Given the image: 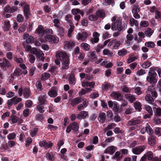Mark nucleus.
I'll return each instance as SVG.
<instances>
[{
	"mask_svg": "<svg viewBox=\"0 0 161 161\" xmlns=\"http://www.w3.org/2000/svg\"><path fill=\"white\" fill-rule=\"evenodd\" d=\"M56 58L62 61V69H67L69 63V57L63 52L58 51L56 54Z\"/></svg>",
	"mask_w": 161,
	"mask_h": 161,
	"instance_id": "obj_1",
	"label": "nucleus"
},
{
	"mask_svg": "<svg viewBox=\"0 0 161 161\" xmlns=\"http://www.w3.org/2000/svg\"><path fill=\"white\" fill-rule=\"evenodd\" d=\"M111 29L113 31H121L122 20L121 17L115 15L111 19Z\"/></svg>",
	"mask_w": 161,
	"mask_h": 161,
	"instance_id": "obj_2",
	"label": "nucleus"
},
{
	"mask_svg": "<svg viewBox=\"0 0 161 161\" xmlns=\"http://www.w3.org/2000/svg\"><path fill=\"white\" fill-rule=\"evenodd\" d=\"M148 76L146 78L147 81L151 84H154L157 82L156 78L157 74L153 71H150L148 72Z\"/></svg>",
	"mask_w": 161,
	"mask_h": 161,
	"instance_id": "obj_3",
	"label": "nucleus"
},
{
	"mask_svg": "<svg viewBox=\"0 0 161 161\" xmlns=\"http://www.w3.org/2000/svg\"><path fill=\"white\" fill-rule=\"evenodd\" d=\"M145 149L146 146H140L133 148L132 149V151L134 154L138 155L140 154Z\"/></svg>",
	"mask_w": 161,
	"mask_h": 161,
	"instance_id": "obj_4",
	"label": "nucleus"
},
{
	"mask_svg": "<svg viewBox=\"0 0 161 161\" xmlns=\"http://www.w3.org/2000/svg\"><path fill=\"white\" fill-rule=\"evenodd\" d=\"M58 38L57 36L50 35H47L45 36V40L48 42H53L54 43H57L58 41Z\"/></svg>",
	"mask_w": 161,
	"mask_h": 161,
	"instance_id": "obj_5",
	"label": "nucleus"
},
{
	"mask_svg": "<svg viewBox=\"0 0 161 161\" xmlns=\"http://www.w3.org/2000/svg\"><path fill=\"white\" fill-rule=\"evenodd\" d=\"M88 36V33L86 31H83L81 33H79L76 36V38L78 40H81L82 41H84Z\"/></svg>",
	"mask_w": 161,
	"mask_h": 161,
	"instance_id": "obj_6",
	"label": "nucleus"
},
{
	"mask_svg": "<svg viewBox=\"0 0 161 161\" xmlns=\"http://www.w3.org/2000/svg\"><path fill=\"white\" fill-rule=\"evenodd\" d=\"M108 104L109 107L113 108V110L115 112H117L119 109V107L117 104V103L115 101L113 102L111 101H109L108 102Z\"/></svg>",
	"mask_w": 161,
	"mask_h": 161,
	"instance_id": "obj_7",
	"label": "nucleus"
},
{
	"mask_svg": "<svg viewBox=\"0 0 161 161\" xmlns=\"http://www.w3.org/2000/svg\"><path fill=\"white\" fill-rule=\"evenodd\" d=\"M36 32L38 34L40 37L43 36L45 34V31L43 26L39 25L36 31Z\"/></svg>",
	"mask_w": 161,
	"mask_h": 161,
	"instance_id": "obj_8",
	"label": "nucleus"
},
{
	"mask_svg": "<svg viewBox=\"0 0 161 161\" xmlns=\"http://www.w3.org/2000/svg\"><path fill=\"white\" fill-rule=\"evenodd\" d=\"M75 45V43L73 41H66L65 42L64 47L69 50L73 48Z\"/></svg>",
	"mask_w": 161,
	"mask_h": 161,
	"instance_id": "obj_9",
	"label": "nucleus"
},
{
	"mask_svg": "<svg viewBox=\"0 0 161 161\" xmlns=\"http://www.w3.org/2000/svg\"><path fill=\"white\" fill-rule=\"evenodd\" d=\"M39 145L40 147H44L47 149L49 147H52L53 145V144L51 142H49L47 143L46 141L44 140L39 142Z\"/></svg>",
	"mask_w": 161,
	"mask_h": 161,
	"instance_id": "obj_10",
	"label": "nucleus"
},
{
	"mask_svg": "<svg viewBox=\"0 0 161 161\" xmlns=\"http://www.w3.org/2000/svg\"><path fill=\"white\" fill-rule=\"evenodd\" d=\"M23 11L25 18H28L30 15V6L28 4H26L24 7Z\"/></svg>",
	"mask_w": 161,
	"mask_h": 161,
	"instance_id": "obj_11",
	"label": "nucleus"
},
{
	"mask_svg": "<svg viewBox=\"0 0 161 161\" xmlns=\"http://www.w3.org/2000/svg\"><path fill=\"white\" fill-rule=\"evenodd\" d=\"M133 36L131 34H128L126 36V39L125 41V44L127 46H129L130 44V42L133 38Z\"/></svg>",
	"mask_w": 161,
	"mask_h": 161,
	"instance_id": "obj_12",
	"label": "nucleus"
},
{
	"mask_svg": "<svg viewBox=\"0 0 161 161\" xmlns=\"http://www.w3.org/2000/svg\"><path fill=\"white\" fill-rule=\"evenodd\" d=\"M111 96L113 97L114 99L120 101L122 99V97L121 94L119 93L113 92L111 95Z\"/></svg>",
	"mask_w": 161,
	"mask_h": 161,
	"instance_id": "obj_13",
	"label": "nucleus"
},
{
	"mask_svg": "<svg viewBox=\"0 0 161 161\" xmlns=\"http://www.w3.org/2000/svg\"><path fill=\"white\" fill-rule=\"evenodd\" d=\"M88 116V112L86 111H82L79 114L77 115V118L79 119H84Z\"/></svg>",
	"mask_w": 161,
	"mask_h": 161,
	"instance_id": "obj_14",
	"label": "nucleus"
},
{
	"mask_svg": "<svg viewBox=\"0 0 161 161\" xmlns=\"http://www.w3.org/2000/svg\"><path fill=\"white\" fill-rule=\"evenodd\" d=\"M97 119L101 123H104L106 119V114L104 112H100L99 114Z\"/></svg>",
	"mask_w": 161,
	"mask_h": 161,
	"instance_id": "obj_15",
	"label": "nucleus"
},
{
	"mask_svg": "<svg viewBox=\"0 0 161 161\" xmlns=\"http://www.w3.org/2000/svg\"><path fill=\"white\" fill-rule=\"evenodd\" d=\"M82 101V98L77 97L73 99L72 100L71 104L73 107H74L77 104L81 103Z\"/></svg>",
	"mask_w": 161,
	"mask_h": 161,
	"instance_id": "obj_16",
	"label": "nucleus"
},
{
	"mask_svg": "<svg viewBox=\"0 0 161 161\" xmlns=\"http://www.w3.org/2000/svg\"><path fill=\"white\" fill-rule=\"evenodd\" d=\"M36 55L37 59H38L42 61H43L45 59V58L44 57V54L43 52L40 50H38L36 54Z\"/></svg>",
	"mask_w": 161,
	"mask_h": 161,
	"instance_id": "obj_17",
	"label": "nucleus"
},
{
	"mask_svg": "<svg viewBox=\"0 0 161 161\" xmlns=\"http://www.w3.org/2000/svg\"><path fill=\"white\" fill-rule=\"evenodd\" d=\"M116 150V148L114 146H111L107 148L104 151V153L112 154L114 153Z\"/></svg>",
	"mask_w": 161,
	"mask_h": 161,
	"instance_id": "obj_18",
	"label": "nucleus"
},
{
	"mask_svg": "<svg viewBox=\"0 0 161 161\" xmlns=\"http://www.w3.org/2000/svg\"><path fill=\"white\" fill-rule=\"evenodd\" d=\"M156 137L153 136H151L148 139V143L151 146H153L156 143Z\"/></svg>",
	"mask_w": 161,
	"mask_h": 161,
	"instance_id": "obj_19",
	"label": "nucleus"
},
{
	"mask_svg": "<svg viewBox=\"0 0 161 161\" xmlns=\"http://www.w3.org/2000/svg\"><path fill=\"white\" fill-rule=\"evenodd\" d=\"M125 96L126 99L131 103L136 99L135 96L133 94H127Z\"/></svg>",
	"mask_w": 161,
	"mask_h": 161,
	"instance_id": "obj_20",
	"label": "nucleus"
},
{
	"mask_svg": "<svg viewBox=\"0 0 161 161\" xmlns=\"http://www.w3.org/2000/svg\"><path fill=\"white\" fill-rule=\"evenodd\" d=\"M96 14L97 17L101 18H103L105 16V12L102 9L97 11L96 12Z\"/></svg>",
	"mask_w": 161,
	"mask_h": 161,
	"instance_id": "obj_21",
	"label": "nucleus"
},
{
	"mask_svg": "<svg viewBox=\"0 0 161 161\" xmlns=\"http://www.w3.org/2000/svg\"><path fill=\"white\" fill-rule=\"evenodd\" d=\"M104 55H107L109 57H112L114 55V53L110 51L108 49H105L103 51Z\"/></svg>",
	"mask_w": 161,
	"mask_h": 161,
	"instance_id": "obj_22",
	"label": "nucleus"
},
{
	"mask_svg": "<svg viewBox=\"0 0 161 161\" xmlns=\"http://www.w3.org/2000/svg\"><path fill=\"white\" fill-rule=\"evenodd\" d=\"M114 87L113 85H111L107 83H104L102 86V88L103 90L105 91L109 89H111Z\"/></svg>",
	"mask_w": 161,
	"mask_h": 161,
	"instance_id": "obj_23",
	"label": "nucleus"
},
{
	"mask_svg": "<svg viewBox=\"0 0 161 161\" xmlns=\"http://www.w3.org/2000/svg\"><path fill=\"white\" fill-rule=\"evenodd\" d=\"M10 27V25L9 21L8 20H5L4 21V24L3 25V29L5 31H8L9 30Z\"/></svg>",
	"mask_w": 161,
	"mask_h": 161,
	"instance_id": "obj_24",
	"label": "nucleus"
},
{
	"mask_svg": "<svg viewBox=\"0 0 161 161\" xmlns=\"http://www.w3.org/2000/svg\"><path fill=\"white\" fill-rule=\"evenodd\" d=\"M89 57L93 61L97 60V58L96 56V52L94 51L90 52L89 53Z\"/></svg>",
	"mask_w": 161,
	"mask_h": 161,
	"instance_id": "obj_25",
	"label": "nucleus"
},
{
	"mask_svg": "<svg viewBox=\"0 0 161 161\" xmlns=\"http://www.w3.org/2000/svg\"><path fill=\"white\" fill-rule=\"evenodd\" d=\"M68 22L69 23V25L70 27L68 30V37H70L71 34L74 30L75 26L72 25H71V22L70 20H68Z\"/></svg>",
	"mask_w": 161,
	"mask_h": 161,
	"instance_id": "obj_26",
	"label": "nucleus"
},
{
	"mask_svg": "<svg viewBox=\"0 0 161 161\" xmlns=\"http://www.w3.org/2000/svg\"><path fill=\"white\" fill-rule=\"evenodd\" d=\"M92 89L89 88L82 89L79 92V94L80 96H82L88 92H90L92 91Z\"/></svg>",
	"mask_w": 161,
	"mask_h": 161,
	"instance_id": "obj_27",
	"label": "nucleus"
},
{
	"mask_svg": "<svg viewBox=\"0 0 161 161\" xmlns=\"http://www.w3.org/2000/svg\"><path fill=\"white\" fill-rule=\"evenodd\" d=\"M49 95L51 97H55L57 95V92L55 88H52L48 92Z\"/></svg>",
	"mask_w": 161,
	"mask_h": 161,
	"instance_id": "obj_28",
	"label": "nucleus"
},
{
	"mask_svg": "<svg viewBox=\"0 0 161 161\" xmlns=\"http://www.w3.org/2000/svg\"><path fill=\"white\" fill-rule=\"evenodd\" d=\"M134 106L136 110H137L138 111H140L142 109V105L141 103L136 101L134 103Z\"/></svg>",
	"mask_w": 161,
	"mask_h": 161,
	"instance_id": "obj_29",
	"label": "nucleus"
},
{
	"mask_svg": "<svg viewBox=\"0 0 161 161\" xmlns=\"http://www.w3.org/2000/svg\"><path fill=\"white\" fill-rule=\"evenodd\" d=\"M140 122V121L138 119H132L129 120L128 122V124L129 125H134L138 124Z\"/></svg>",
	"mask_w": 161,
	"mask_h": 161,
	"instance_id": "obj_30",
	"label": "nucleus"
},
{
	"mask_svg": "<svg viewBox=\"0 0 161 161\" xmlns=\"http://www.w3.org/2000/svg\"><path fill=\"white\" fill-rule=\"evenodd\" d=\"M30 91L28 88H25L24 89L23 95L25 98H28L30 96Z\"/></svg>",
	"mask_w": 161,
	"mask_h": 161,
	"instance_id": "obj_31",
	"label": "nucleus"
},
{
	"mask_svg": "<svg viewBox=\"0 0 161 161\" xmlns=\"http://www.w3.org/2000/svg\"><path fill=\"white\" fill-rule=\"evenodd\" d=\"M145 100L149 103H152L154 102V99L150 95L148 94L145 97Z\"/></svg>",
	"mask_w": 161,
	"mask_h": 161,
	"instance_id": "obj_32",
	"label": "nucleus"
},
{
	"mask_svg": "<svg viewBox=\"0 0 161 161\" xmlns=\"http://www.w3.org/2000/svg\"><path fill=\"white\" fill-rule=\"evenodd\" d=\"M70 125H71V127L73 130L74 131H76L78 130L79 126L78 124L75 122H74L70 124Z\"/></svg>",
	"mask_w": 161,
	"mask_h": 161,
	"instance_id": "obj_33",
	"label": "nucleus"
},
{
	"mask_svg": "<svg viewBox=\"0 0 161 161\" xmlns=\"http://www.w3.org/2000/svg\"><path fill=\"white\" fill-rule=\"evenodd\" d=\"M130 26H133L135 25L136 26H137L138 25V23L137 20L135 19L132 18L130 19Z\"/></svg>",
	"mask_w": 161,
	"mask_h": 161,
	"instance_id": "obj_34",
	"label": "nucleus"
},
{
	"mask_svg": "<svg viewBox=\"0 0 161 161\" xmlns=\"http://www.w3.org/2000/svg\"><path fill=\"white\" fill-rule=\"evenodd\" d=\"M80 47L82 49L86 51H88L90 50V45L86 43H82L81 44Z\"/></svg>",
	"mask_w": 161,
	"mask_h": 161,
	"instance_id": "obj_35",
	"label": "nucleus"
},
{
	"mask_svg": "<svg viewBox=\"0 0 161 161\" xmlns=\"http://www.w3.org/2000/svg\"><path fill=\"white\" fill-rule=\"evenodd\" d=\"M3 60L2 64L3 66L8 67L11 65L9 61L5 58H3Z\"/></svg>",
	"mask_w": 161,
	"mask_h": 161,
	"instance_id": "obj_36",
	"label": "nucleus"
},
{
	"mask_svg": "<svg viewBox=\"0 0 161 161\" xmlns=\"http://www.w3.org/2000/svg\"><path fill=\"white\" fill-rule=\"evenodd\" d=\"M140 9L139 6L137 5H134L132 10V13H139L140 11Z\"/></svg>",
	"mask_w": 161,
	"mask_h": 161,
	"instance_id": "obj_37",
	"label": "nucleus"
},
{
	"mask_svg": "<svg viewBox=\"0 0 161 161\" xmlns=\"http://www.w3.org/2000/svg\"><path fill=\"white\" fill-rule=\"evenodd\" d=\"M10 119L12 121L11 123L12 124L17 123L19 120V118L15 115H11L10 117Z\"/></svg>",
	"mask_w": 161,
	"mask_h": 161,
	"instance_id": "obj_38",
	"label": "nucleus"
},
{
	"mask_svg": "<svg viewBox=\"0 0 161 161\" xmlns=\"http://www.w3.org/2000/svg\"><path fill=\"white\" fill-rule=\"evenodd\" d=\"M154 112L155 115L157 116H160L161 115V108H154Z\"/></svg>",
	"mask_w": 161,
	"mask_h": 161,
	"instance_id": "obj_39",
	"label": "nucleus"
},
{
	"mask_svg": "<svg viewBox=\"0 0 161 161\" xmlns=\"http://www.w3.org/2000/svg\"><path fill=\"white\" fill-rule=\"evenodd\" d=\"M145 45L147 47L152 48L154 47L155 44L153 42L150 41L146 42L145 44Z\"/></svg>",
	"mask_w": 161,
	"mask_h": 161,
	"instance_id": "obj_40",
	"label": "nucleus"
},
{
	"mask_svg": "<svg viewBox=\"0 0 161 161\" xmlns=\"http://www.w3.org/2000/svg\"><path fill=\"white\" fill-rule=\"evenodd\" d=\"M39 101L41 104H45L46 102L45 95L40 96L39 97Z\"/></svg>",
	"mask_w": 161,
	"mask_h": 161,
	"instance_id": "obj_41",
	"label": "nucleus"
},
{
	"mask_svg": "<svg viewBox=\"0 0 161 161\" xmlns=\"http://www.w3.org/2000/svg\"><path fill=\"white\" fill-rule=\"evenodd\" d=\"M145 127L146 129V132L148 134L150 135L153 133V130L150 126L148 124H147V125Z\"/></svg>",
	"mask_w": 161,
	"mask_h": 161,
	"instance_id": "obj_42",
	"label": "nucleus"
},
{
	"mask_svg": "<svg viewBox=\"0 0 161 161\" xmlns=\"http://www.w3.org/2000/svg\"><path fill=\"white\" fill-rule=\"evenodd\" d=\"M153 31L150 28H148L145 31V33L146 36H150L153 34Z\"/></svg>",
	"mask_w": 161,
	"mask_h": 161,
	"instance_id": "obj_43",
	"label": "nucleus"
},
{
	"mask_svg": "<svg viewBox=\"0 0 161 161\" xmlns=\"http://www.w3.org/2000/svg\"><path fill=\"white\" fill-rule=\"evenodd\" d=\"M127 51L124 48L119 50L118 52V54L120 56H124L126 54Z\"/></svg>",
	"mask_w": 161,
	"mask_h": 161,
	"instance_id": "obj_44",
	"label": "nucleus"
},
{
	"mask_svg": "<svg viewBox=\"0 0 161 161\" xmlns=\"http://www.w3.org/2000/svg\"><path fill=\"white\" fill-rule=\"evenodd\" d=\"M137 59V57L133 55L130 56L127 59V62L128 63L134 61L136 59Z\"/></svg>",
	"mask_w": 161,
	"mask_h": 161,
	"instance_id": "obj_45",
	"label": "nucleus"
},
{
	"mask_svg": "<svg viewBox=\"0 0 161 161\" xmlns=\"http://www.w3.org/2000/svg\"><path fill=\"white\" fill-rule=\"evenodd\" d=\"M22 74V71L19 68L16 69L15 70L13 75L15 76H19Z\"/></svg>",
	"mask_w": 161,
	"mask_h": 161,
	"instance_id": "obj_46",
	"label": "nucleus"
},
{
	"mask_svg": "<svg viewBox=\"0 0 161 161\" xmlns=\"http://www.w3.org/2000/svg\"><path fill=\"white\" fill-rule=\"evenodd\" d=\"M50 77V75L49 74L45 73L42 74L41 79L42 80H45L47 79Z\"/></svg>",
	"mask_w": 161,
	"mask_h": 161,
	"instance_id": "obj_47",
	"label": "nucleus"
},
{
	"mask_svg": "<svg viewBox=\"0 0 161 161\" xmlns=\"http://www.w3.org/2000/svg\"><path fill=\"white\" fill-rule=\"evenodd\" d=\"M146 157H147V158L149 160H151L153 157V153L151 151L147 152L146 154Z\"/></svg>",
	"mask_w": 161,
	"mask_h": 161,
	"instance_id": "obj_48",
	"label": "nucleus"
},
{
	"mask_svg": "<svg viewBox=\"0 0 161 161\" xmlns=\"http://www.w3.org/2000/svg\"><path fill=\"white\" fill-rule=\"evenodd\" d=\"M151 65V63L149 61L144 62L142 65V67L144 69H147Z\"/></svg>",
	"mask_w": 161,
	"mask_h": 161,
	"instance_id": "obj_49",
	"label": "nucleus"
},
{
	"mask_svg": "<svg viewBox=\"0 0 161 161\" xmlns=\"http://www.w3.org/2000/svg\"><path fill=\"white\" fill-rule=\"evenodd\" d=\"M69 80L70 84H75V79L73 75H70Z\"/></svg>",
	"mask_w": 161,
	"mask_h": 161,
	"instance_id": "obj_50",
	"label": "nucleus"
},
{
	"mask_svg": "<svg viewBox=\"0 0 161 161\" xmlns=\"http://www.w3.org/2000/svg\"><path fill=\"white\" fill-rule=\"evenodd\" d=\"M121 44V42L119 41H116L113 47V49H116Z\"/></svg>",
	"mask_w": 161,
	"mask_h": 161,
	"instance_id": "obj_51",
	"label": "nucleus"
},
{
	"mask_svg": "<svg viewBox=\"0 0 161 161\" xmlns=\"http://www.w3.org/2000/svg\"><path fill=\"white\" fill-rule=\"evenodd\" d=\"M88 18L91 21H95L97 19L98 17L95 15L90 14Z\"/></svg>",
	"mask_w": 161,
	"mask_h": 161,
	"instance_id": "obj_52",
	"label": "nucleus"
},
{
	"mask_svg": "<svg viewBox=\"0 0 161 161\" xmlns=\"http://www.w3.org/2000/svg\"><path fill=\"white\" fill-rule=\"evenodd\" d=\"M53 22L54 24V26L56 27H59L60 26V22L59 20L58 19H53Z\"/></svg>",
	"mask_w": 161,
	"mask_h": 161,
	"instance_id": "obj_53",
	"label": "nucleus"
},
{
	"mask_svg": "<svg viewBox=\"0 0 161 161\" xmlns=\"http://www.w3.org/2000/svg\"><path fill=\"white\" fill-rule=\"evenodd\" d=\"M17 20L19 22H22L24 20V17L22 15L19 14L17 17Z\"/></svg>",
	"mask_w": 161,
	"mask_h": 161,
	"instance_id": "obj_54",
	"label": "nucleus"
},
{
	"mask_svg": "<svg viewBox=\"0 0 161 161\" xmlns=\"http://www.w3.org/2000/svg\"><path fill=\"white\" fill-rule=\"evenodd\" d=\"M145 109L147 111L149 114L153 115V111L151 107L148 105H146L145 107Z\"/></svg>",
	"mask_w": 161,
	"mask_h": 161,
	"instance_id": "obj_55",
	"label": "nucleus"
},
{
	"mask_svg": "<svg viewBox=\"0 0 161 161\" xmlns=\"http://www.w3.org/2000/svg\"><path fill=\"white\" fill-rule=\"evenodd\" d=\"M12 100L13 101L14 104H17L18 103L22 100L21 98H17L16 97H13L12 98Z\"/></svg>",
	"mask_w": 161,
	"mask_h": 161,
	"instance_id": "obj_56",
	"label": "nucleus"
},
{
	"mask_svg": "<svg viewBox=\"0 0 161 161\" xmlns=\"http://www.w3.org/2000/svg\"><path fill=\"white\" fill-rule=\"evenodd\" d=\"M47 128L48 129L50 130L51 131L56 130L58 129L57 126L48 124L47 125Z\"/></svg>",
	"mask_w": 161,
	"mask_h": 161,
	"instance_id": "obj_57",
	"label": "nucleus"
},
{
	"mask_svg": "<svg viewBox=\"0 0 161 161\" xmlns=\"http://www.w3.org/2000/svg\"><path fill=\"white\" fill-rule=\"evenodd\" d=\"M135 92L138 95H141L142 93L141 87H136L135 89Z\"/></svg>",
	"mask_w": 161,
	"mask_h": 161,
	"instance_id": "obj_58",
	"label": "nucleus"
},
{
	"mask_svg": "<svg viewBox=\"0 0 161 161\" xmlns=\"http://www.w3.org/2000/svg\"><path fill=\"white\" fill-rule=\"evenodd\" d=\"M36 86L37 90L39 91H42V86L41 83L40 81H37L36 83Z\"/></svg>",
	"mask_w": 161,
	"mask_h": 161,
	"instance_id": "obj_59",
	"label": "nucleus"
},
{
	"mask_svg": "<svg viewBox=\"0 0 161 161\" xmlns=\"http://www.w3.org/2000/svg\"><path fill=\"white\" fill-rule=\"evenodd\" d=\"M5 49L8 51L11 49V47L10 44L8 42H6L4 44Z\"/></svg>",
	"mask_w": 161,
	"mask_h": 161,
	"instance_id": "obj_60",
	"label": "nucleus"
},
{
	"mask_svg": "<svg viewBox=\"0 0 161 161\" xmlns=\"http://www.w3.org/2000/svg\"><path fill=\"white\" fill-rule=\"evenodd\" d=\"M38 130L37 128H35L31 131V136L32 137H34L36 135L37 132Z\"/></svg>",
	"mask_w": 161,
	"mask_h": 161,
	"instance_id": "obj_61",
	"label": "nucleus"
},
{
	"mask_svg": "<svg viewBox=\"0 0 161 161\" xmlns=\"http://www.w3.org/2000/svg\"><path fill=\"white\" fill-rule=\"evenodd\" d=\"M16 136V135L14 133L9 134L7 136V138L9 140L14 139Z\"/></svg>",
	"mask_w": 161,
	"mask_h": 161,
	"instance_id": "obj_62",
	"label": "nucleus"
},
{
	"mask_svg": "<svg viewBox=\"0 0 161 161\" xmlns=\"http://www.w3.org/2000/svg\"><path fill=\"white\" fill-rule=\"evenodd\" d=\"M29 61L31 63H33L35 60V57L33 55L30 54L29 55Z\"/></svg>",
	"mask_w": 161,
	"mask_h": 161,
	"instance_id": "obj_63",
	"label": "nucleus"
},
{
	"mask_svg": "<svg viewBox=\"0 0 161 161\" xmlns=\"http://www.w3.org/2000/svg\"><path fill=\"white\" fill-rule=\"evenodd\" d=\"M37 109L39 112L41 113H43L44 112V110L43 109L44 107L41 104L37 106Z\"/></svg>",
	"mask_w": 161,
	"mask_h": 161,
	"instance_id": "obj_64",
	"label": "nucleus"
}]
</instances>
